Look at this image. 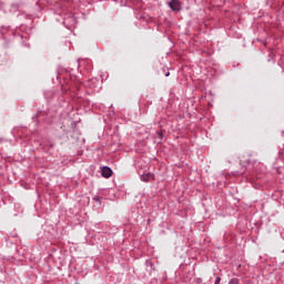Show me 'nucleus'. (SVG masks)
<instances>
[{
	"label": "nucleus",
	"instance_id": "nucleus-6",
	"mask_svg": "<svg viewBox=\"0 0 284 284\" xmlns=\"http://www.w3.org/2000/svg\"><path fill=\"white\" fill-rule=\"evenodd\" d=\"M158 136H159V139L161 141V139H163V133H158Z\"/></svg>",
	"mask_w": 284,
	"mask_h": 284
},
{
	"label": "nucleus",
	"instance_id": "nucleus-2",
	"mask_svg": "<svg viewBox=\"0 0 284 284\" xmlns=\"http://www.w3.org/2000/svg\"><path fill=\"white\" fill-rule=\"evenodd\" d=\"M141 181H144V183H148L150 181H154V174L144 173V174L141 175Z\"/></svg>",
	"mask_w": 284,
	"mask_h": 284
},
{
	"label": "nucleus",
	"instance_id": "nucleus-7",
	"mask_svg": "<svg viewBox=\"0 0 284 284\" xmlns=\"http://www.w3.org/2000/svg\"><path fill=\"white\" fill-rule=\"evenodd\" d=\"M165 77H170V72H168V73L165 74Z\"/></svg>",
	"mask_w": 284,
	"mask_h": 284
},
{
	"label": "nucleus",
	"instance_id": "nucleus-4",
	"mask_svg": "<svg viewBox=\"0 0 284 284\" xmlns=\"http://www.w3.org/2000/svg\"><path fill=\"white\" fill-rule=\"evenodd\" d=\"M229 284H239V280L233 278V280H231V281H230V283H229Z\"/></svg>",
	"mask_w": 284,
	"mask_h": 284
},
{
	"label": "nucleus",
	"instance_id": "nucleus-5",
	"mask_svg": "<svg viewBox=\"0 0 284 284\" xmlns=\"http://www.w3.org/2000/svg\"><path fill=\"white\" fill-rule=\"evenodd\" d=\"M220 283H221V277H216L215 284H220Z\"/></svg>",
	"mask_w": 284,
	"mask_h": 284
},
{
	"label": "nucleus",
	"instance_id": "nucleus-1",
	"mask_svg": "<svg viewBox=\"0 0 284 284\" xmlns=\"http://www.w3.org/2000/svg\"><path fill=\"white\" fill-rule=\"evenodd\" d=\"M171 10L173 11H179L181 10V1L179 0H172L170 3H169Z\"/></svg>",
	"mask_w": 284,
	"mask_h": 284
},
{
	"label": "nucleus",
	"instance_id": "nucleus-3",
	"mask_svg": "<svg viewBox=\"0 0 284 284\" xmlns=\"http://www.w3.org/2000/svg\"><path fill=\"white\" fill-rule=\"evenodd\" d=\"M102 176H104V179H110V176H112V169L104 166L102 169Z\"/></svg>",
	"mask_w": 284,
	"mask_h": 284
}]
</instances>
